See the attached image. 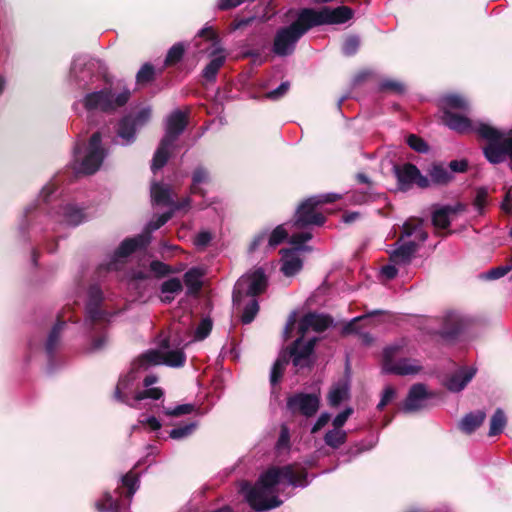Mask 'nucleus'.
Listing matches in <instances>:
<instances>
[{"mask_svg":"<svg viewBox=\"0 0 512 512\" xmlns=\"http://www.w3.org/2000/svg\"><path fill=\"white\" fill-rule=\"evenodd\" d=\"M121 482L122 486L127 490L128 497H132L139 487V480L132 473H128L124 477H122Z\"/></svg>","mask_w":512,"mask_h":512,"instance_id":"nucleus-44","label":"nucleus"},{"mask_svg":"<svg viewBox=\"0 0 512 512\" xmlns=\"http://www.w3.org/2000/svg\"><path fill=\"white\" fill-rule=\"evenodd\" d=\"M431 180L436 184H446L452 179V173L443 165H433L429 170Z\"/></svg>","mask_w":512,"mask_h":512,"instance_id":"nucleus-34","label":"nucleus"},{"mask_svg":"<svg viewBox=\"0 0 512 512\" xmlns=\"http://www.w3.org/2000/svg\"><path fill=\"white\" fill-rule=\"evenodd\" d=\"M429 395L426 387L422 384L413 385L403 405L404 412H416L427 406Z\"/></svg>","mask_w":512,"mask_h":512,"instance_id":"nucleus-23","label":"nucleus"},{"mask_svg":"<svg viewBox=\"0 0 512 512\" xmlns=\"http://www.w3.org/2000/svg\"><path fill=\"white\" fill-rule=\"evenodd\" d=\"M486 203V191L479 190L475 199V206L479 210V212L482 211L483 207Z\"/></svg>","mask_w":512,"mask_h":512,"instance_id":"nucleus-62","label":"nucleus"},{"mask_svg":"<svg viewBox=\"0 0 512 512\" xmlns=\"http://www.w3.org/2000/svg\"><path fill=\"white\" fill-rule=\"evenodd\" d=\"M64 324V321L59 320L52 328L46 342V351L48 354H52L58 347L60 341V333L63 329Z\"/></svg>","mask_w":512,"mask_h":512,"instance_id":"nucleus-36","label":"nucleus"},{"mask_svg":"<svg viewBox=\"0 0 512 512\" xmlns=\"http://www.w3.org/2000/svg\"><path fill=\"white\" fill-rule=\"evenodd\" d=\"M406 354L403 341L387 346L383 351L382 369L385 373L400 376L415 375L421 371L417 360L404 357Z\"/></svg>","mask_w":512,"mask_h":512,"instance_id":"nucleus-12","label":"nucleus"},{"mask_svg":"<svg viewBox=\"0 0 512 512\" xmlns=\"http://www.w3.org/2000/svg\"><path fill=\"white\" fill-rule=\"evenodd\" d=\"M296 323V313L293 312L289 318H288V321L286 323V326H285V329H284V334H285V337L288 338L290 333L292 332L293 330V327Z\"/></svg>","mask_w":512,"mask_h":512,"instance_id":"nucleus-63","label":"nucleus"},{"mask_svg":"<svg viewBox=\"0 0 512 512\" xmlns=\"http://www.w3.org/2000/svg\"><path fill=\"white\" fill-rule=\"evenodd\" d=\"M312 238V234L310 232H301L297 234H293L289 242L292 245H296L297 247L294 249H282V267L281 271L285 276H293L298 273L303 266L302 260L299 257L300 250H307L308 247H303L301 244L309 241Z\"/></svg>","mask_w":512,"mask_h":512,"instance_id":"nucleus-18","label":"nucleus"},{"mask_svg":"<svg viewBox=\"0 0 512 512\" xmlns=\"http://www.w3.org/2000/svg\"><path fill=\"white\" fill-rule=\"evenodd\" d=\"M195 410L193 404H181L174 408H166L164 413L168 416L178 417L186 414H190Z\"/></svg>","mask_w":512,"mask_h":512,"instance_id":"nucleus-46","label":"nucleus"},{"mask_svg":"<svg viewBox=\"0 0 512 512\" xmlns=\"http://www.w3.org/2000/svg\"><path fill=\"white\" fill-rule=\"evenodd\" d=\"M164 352L159 349L148 350L141 354L136 360L133 361L130 371L121 376L115 389L114 397L118 401L125 403L131 407L137 408L134 404L135 394L138 392L135 389L136 382L139 379V373L146 371L155 365H166L169 367L179 368L184 366L186 362V355L179 349H170L167 347Z\"/></svg>","mask_w":512,"mask_h":512,"instance_id":"nucleus-4","label":"nucleus"},{"mask_svg":"<svg viewBox=\"0 0 512 512\" xmlns=\"http://www.w3.org/2000/svg\"><path fill=\"white\" fill-rule=\"evenodd\" d=\"M212 330V321L209 318L202 319L197 327L193 329V319L190 313L183 314L178 321H174L167 337L160 344L159 351L164 352L170 349H179L184 353V348L195 341L205 339Z\"/></svg>","mask_w":512,"mask_h":512,"instance_id":"nucleus-6","label":"nucleus"},{"mask_svg":"<svg viewBox=\"0 0 512 512\" xmlns=\"http://www.w3.org/2000/svg\"><path fill=\"white\" fill-rule=\"evenodd\" d=\"M353 410L351 408H347L341 413H339L333 420V427L342 429L344 424L346 423L349 416L352 414Z\"/></svg>","mask_w":512,"mask_h":512,"instance_id":"nucleus-53","label":"nucleus"},{"mask_svg":"<svg viewBox=\"0 0 512 512\" xmlns=\"http://www.w3.org/2000/svg\"><path fill=\"white\" fill-rule=\"evenodd\" d=\"M475 367H461L445 380L446 388L451 392L463 390L476 374Z\"/></svg>","mask_w":512,"mask_h":512,"instance_id":"nucleus-24","label":"nucleus"},{"mask_svg":"<svg viewBox=\"0 0 512 512\" xmlns=\"http://www.w3.org/2000/svg\"><path fill=\"white\" fill-rule=\"evenodd\" d=\"M369 318H370V315H364V316H359V317L353 318L350 322H348L343 327L342 333L345 335L356 333L359 335L360 340L364 344H370L372 342V337L370 336V334L365 333V332H360L359 328H358L359 323H363V324L367 325L370 322Z\"/></svg>","mask_w":512,"mask_h":512,"instance_id":"nucleus-27","label":"nucleus"},{"mask_svg":"<svg viewBox=\"0 0 512 512\" xmlns=\"http://www.w3.org/2000/svg\"><path fill=\"white\" fill-rule=\"evenodd\" d=\"M85 219L84 212L75 205L67 204L62 208V221L68 225H79Z\"/></svg>","mask_w":512,"mask_h":512,"instance_id":"nucleus-30","label":"nucleus"},{"mask_svg":"<svg viewBox=\"0 0 512 512\" xmlns=\"http://www.w3.org/2000/svg\"><path fill=\"white\" fill-rule=\"evenodd\" d=\"M397 264H394L392 262H390V264L384 266L382 268V274L387 278V279H392L396 276L397 274Z\"/></svg>","mask_w":512,"mask_h":512,"instance_id":"nucleus-58","label":"nucleus"},{"mask_svg":"<svg viewBox=\"0 0 512 512\" xmlns=\"http://www.w3.org/2000/svg\"><path fill=\"white\" fill-rule=\"evenodd\" d=\"M139 423L147 424L150 427L151 430H155V431L159 430L161 428V426H162L160 421L156 417H154V416H150V417H148L146 419H140Z\"/></svg>","mask_w":512,"mask_h":512,"instance_id":"nucleus-59","label":"nucleus"},{"mask_svg":"<svg viewBox=\"0 0 512 512\" xmlns=\"http://www.w3.org/2000/svg\"><path fill=\"white\" fill-rule=\"evenodd\" d=\"M150 270L158 277L164 276L170 272L168 265H166L160 261L151 262Z\"/></svg>","mask_w":512,"mask_h":512,"instance_id":"nucleus-54","label":"nucleus"},{"mask_svg":"<svg viewBox=\"0 0 512 512\" xmlns=\"http://www.w3.org/2000/svg\"><path fill=\"white\" fill-rule=\"evenodd\" d=\"M485 417L483 411L471 412L461 420L460 429L465 433H471L483 423Z\"/></svg>","mask_w":512,"mask_h":512,"instance_id":"nucleus-31","label":"nucleus"},{"mask_svg":"<svg viewBox=\"0 0 512 512\" xmlns=\"http://www.w3.org/2000/svg\"><path fill=\"white\" fill-rule=\"evenodd\" d=\"M359 39L356 36L348 37L343 43L342 50L346 55L354 54L359 47Z\"/></svg>","mask_w":512,"mask_h":512,"instance_id":"nucleus-49","label":"nucleus"},{"mask_svg":"<svg viewBox=\"0 0 512 512\" xmlns=\"http://www.w3.org/2000/svg\"><path fill=\"white\" fill-rule=\"evenodd\" d=\"M105 342H106L105 336H101L98 339L93 340L92 349L93 350L101 349L104 346Z\"/></svg>","mask_w":512,"mask_h":512,"instance_id":"nucleus-64","label":"nucleus"},{"mask_svg":"<svg viewBox=\"0 0 512 512\" xmlns=\"http://www.w3.org/2000/svg\"><path fill=\"white\" fill-rule=\"evenodd\" d=\"M212 240V234L208 231H201L199 232L195 239H194V244L198 247V248H204L206 247L209 242Z\"/></svg>","mask_w":512,"mask_h":512,"instance_id":"nucleus-52","label":"nucleus"},{"mask_svg":"<svg viewBox=\"0 0 512 512\" xmlns=\"http://www.w3.org/2000/svg\"><path fill=\"white\" fill-rule=\"evenodd\" d=\"M130 98V91L126 88L121 90L104 87L99 90H87L78 99L73 108L78 115L87 113L90 119L95 113H110L124 106Z\"/></svg>","mask_w":512,"mask_h":512,"instance_id":"nucleus-5","label":"nucleus"},{"mask_svg":"<svg viewBox=\"0 0 512 512\" xmlns=\"http://www.w3.org/2000/svg\"><path fill=\"white\" fill-rule=\"evenodd\" d=\"M301 9L296 20L287 27L279 29L274 38L273 52L278 56H287L294 52L298 40L309 30L308 20H303Z\"/></svg>","mask_w":512,"mask_h":512,"instance_id":"nucleus-13","label":"nucleus"},{"mask_svg":"<svg viewBox=\"0 0 512 512\" xmlns=\"http://www.w3.org/2000/svg\"><path fill=\"white\" fill-rule=\"evenodd\" d=\"M196 423H189L182 427L174 428L170 431L169 436L175 440H181L190 436L196 429Z\"/></svg>","mask_w":512,"mask_h":512,"instance_id":"nucleus-43","label":"nucleus"},{"mask_svg":"<svg viewBox=\"0 0 512 512\" xmlns=\"http://www.w3.org/2000/svg\"><path fill=\"white\" fill-rule=\"evenodd\" d=\"M340 199L336 193H327L316 195L305 200L295 213L294 225L303 228L309 225L321 226L325 222V217L319 210V206L324 203H331Z\"/></svg>","mask_w":512,"mask_h":512,"instance_id":"nucleus-14","label":"nucleus"},{"mask_svg":"<svg viewBox=\"0 0 512 512\" xmlns=\"http://www.w3.org/2000/svg\"><path fill=\"white\" fill-rule=\"evenodd\" d=\"M461 318L456 313H449L445 319V327L442 333L446 336H452L456 334L461 328Z\"/></svg>","mask_w":512,"mask_h":512,"instance_id":"nucleus-40","label":"nucleus"},{"mask_svg":"<svg viewBox=\"0 0 512 512\" xmlns=\"http://www.w3.org/2000/svg\"><path fill=\"white\" fill-rule=\"evenodd\" d=\"M288 443H289V431L286 427H282L277 446H278V448L287 447Z\"/></svg>","mask_w":512,"mask_h":512,"instance_id":"nucleus-61","label":"nucleus"},{"mask_svg":"<svg viewBox=\"0 0 512 512\" xmlns=\"http://www.w3.org/2000/svg\"><path fill=\"white\" fill-rule=\"evenodd\" d=\"M380 88L382 90H391V91H394V92H402L403 91V85L398 82V81H395V80H384L381 82L380 84Z\"/></svg>","mask_w":512,"mask_h":512,"instance_id":"nucleus-55","label":"nucleus"},{"mask_svg":"<svg viewBox=\"0 0 512 512\" xmlns=\"http://www.w3.org/2000/svg\"><path fill=\"white\" fill-rule=\"evenodd\" d=\"M408 145L417 152H426L428 150L427 144L418 136L410 135L407 138Z\"/></svg>","mask_w":512,"mask_h":512,"instance_id":"nucleus-48","label":"nucleus"},{"mask_svg":"<svg viewBox=\"0 0 512 512\" xmlns=\"http://www.w3.org/2000/svg\"><path fill=\"white\" fill-rule=\"evenodd\" d=\"M106 67L101 60L90 58L85 55L74 58L70 68V80L79 88H86L88 84L94 83L95 79L103 76Z\"/></svg>","mask_w":512,"mask_h":512,"instance_id":"nucleus-16","label":"nucleus"},{"mask_svg":"<svg viewBox=\"0 0 512 512\" xmlns=\"http://www.w3.org/2000/svg\"><path fill=\"white\" fill-rule=\"evenodd\" d=\"M394 171L398 180V187L402 191L408 190L413 184H417L421 188H426L429 185L427 177L421 175L418 168L412 164L395 166Z\"/></svg>","mask_w":512,"mask_h":512,"instance_id":"nucleus-21","label":"nucleus"},{"mask_svg":"<svg viewBox=\"0 0 512 512\" xmlns=\"http://www.w3.org/2000/svg\"><path fill=\"white\" fill-rule=\"evenodd\" d=\"M267 285V279L262 269H256L246 273L238 279L234 286L233 303L240 308L246 297L249 301L245 304L241 321L244 324L251 323L259 311V304L255 296L264 292Z\"/></svg>","mask_w":512,"mask_h":512,"instance_id":"nucleus-7","label":"nucleus"},{"mask_svg":"<svg viewBox=\"0 0 512 512\" xmlns=\"http://www.w3.org/2000/svg\"><path fill=\"white\" fill-rule=\"evenodd\" d=\"M151 117V108H142L135 117L126 116L118 124L117 137L121 145H129L134 142L136 130L144 126Z\"/></svg>","mask_w":512,"mask_h":512,"instance_id":"nucleus-19","label":"nucleus"},{"mask_svg":"<svg viewBox=\"0 0 512 512\" xmlns=\"http://www.w3.org/2000/svg\"><path fill=\"white\" fill-rule=\"evenodd\" d=\"M154 77V67L150 64H144L136 75L137 83L146 84Z\"/></svg>","mask_w":512,"mask_h":512,"instance_id":"nucleus-45","label":"nucleus"},{"mask_svg":"<svg viewBox=\"0 0 512 512\" xmlns=\"http://www.w3.org/2000/svg\"><path fill=\"white\" fill-rule=\"evenodd\" d=\"M197 37L202 39V41L195 43L199 53H207L211 57L210 62L203 70V77L208 81H213L226 60L225 51L212 27L202 28Z\"/></svg>","mask_w":512,"mask_h":512,"instance_id":"nucleus-11","label":"nucleus"},{"mask_svg":"<svg viewBox=\"0 0 512 512\" xmlns=\"http://www.w3.org/2000/svg\"><path fill=\"white\" fill-rule=\"evenodd\" d=\"M353 10L347 6L334 9L323 7L321 9L304 8L303 20H308L311 27L325 24H343L353 17Z\"/></svg>","mask_w":512,"mask_h":512,"instance_id":"nucleus-17","label":"nucleus"},{"mask_svg":"<svg viewBox=\"0 0 512 512\" xmlns=\"http://www.w3.org/2000/svg\"><path fill=\"white\" fill-rule=\"evenodd\" d=\"M201 278L202 273L197 268H192L185 273L184 282L187 285L189 292L195 293L200 289L202 284Z\"/></svg>","mask_w":512,"mask_h":512,"instance_id":"nucleus-35","label":"nucleus"},{"mask_svg":"<svg viewBox=\"0 0 512 512\" xmlns=\"http://www.w3.org/2000/svg\"><path fill=\"white\" fill-rule=\"evenodd\" d=\"M306 478L304 469L295 465L271 467L259 477L254 486L247 482L243 483L241 493L256 512H264L283 503L279 496L286 488L308 485Z\"/></svg>","mask_w":512,"mask_h":512,"instance_id":"nucleus-2","label":"nucleus"},{"mask_svg":"<svg viewBox=\"0 0 512 512\" xmlns=\"http://www.w3.org/2000/svg\"><path fill=\"white\" fill-rule=\"evenodd\" d=\"M104 157L105 150L101 146V135L96 132L91 136L84 151L75 149L74 170L77 173L93 174L100 168Z\"/></svg>","mask_w":512,"mask_h":512,"instance_id":"nucleus-15","label":"nucleus"},{"mask_svg":"<svg viewBox=\"0 0 512 512\" xmlns=\"http://www.w3.org/2000/svg\"><path fill=\"white\" fill-rule=\"evenodd\" d=\"M290 84L289 82L281 83L276 89L268 92L266 97L272 100H277L283 97L289 90Z\"/></svg>","mask_w":512,"mask_h":512,"instance_id":"nucleus-51","label":"nucleus"},{"mask_svg":"<svg viewBox=\"0 0 512 512\" xmlns=\"http://www.w3.org/2000/svg\"><path fill=\"white\" fill-rule=\"evenodd\" d=\"M330 324V318L324 315L309 313L302 317L298 325V332L301 334V337L294 342L290 351L295 367L308 365L309 356L316 342V338H310L306 342H303L304 336L310 331L321 332L329 327Z\"/></svg>","mask_w":512,"mask_h":512,"instance_id":"nucleus-9","label":"nucleus"},{"mask_svg":"<svg viewBox=\"0 0 512 512\" xmlns=\"http://www.w3.org/2000/svg\"><path fill=\"white\" fill-rule=\"evenodd\" d=\"M288 364V358L286 355H281L274 363L271 375H270V381L272 385H275L279 379L282 377V374L284 372V369L286 365Z\"/></svg>","mask_w":512,"mask_h":512,"instance_id":"nucleus-41","label":"nucleus"},{"mask_svg":"<svg viewBox=\"0 0 512 512\" xmlns=\"http://www.w3.org/2000/svg\"><path fill=\"white\" fill-rule=\"evenodd\" d=\"M151 199L154 205L167 206L170 211L158 216L156 220H151L142 234L125 239L115 251L111 261L106 264L107 270H118L124 258L136 249L145 247L151 241V233L163 226L172 217L173 212L187 210L191 204L189 197L180 202L174 201L170 186L157 182L151 185Z\"/></svg>","mask_w":512,"mask_h":512,"instance_id":"nucleus-3","label":"nucleus"},{"mask_svg":"<svg viewBox=\"0 0 512 512\" xmlns=\"http://www.w3.org/2000/svg\"><path fill=\"white\" fill-rule=\"evenodd\" d=\"M396 398V390L392 386H386L383 390L380 402L377 405L379 410H382L386 405L391 403Z\"/></svg>","mask_w":512,"mask_h":512,"instance_id":"nucleus-47","label":"nucleus"},{"mask_svg":"<svg viewBox=\"0 0 512 512\" xmlns=\"http://www.w3.org/2000/svg\"><path fill=\"white\" fill-rule=\"evenodd\" d=\"M184 51L185 49L182 43L173 45L167 53L165 64L168 66L176 64L182 58Z\"/></svg>","mask_w":512,"mask_h":512,"instance_id":"nucleus-42","label":"nucleus"},{"mask_svg":"<svg viewBox=\"0 0 512 512\" xmlns=\"http://www.w3.org/2000/svg\"><path fill=\"white\" fill-rule=\"evenodd\" d=\"M182 291V283L178 278H170L161 285V301L170 303L176 294Z\"/></svg>","mask_w":512,"mask_h":512,"instance_id":"nucleus-29","label":"nucleus"},{"mask_svg":"<svg viewBox=\"0 0 512 512\" xmlns=\"http://www.w3.org/2000/svg\"><path fill=\"white\" fill-rule=\"evenodd\" d=\"M210 184V177L208 172L203 168H197L192 177V185L190 188L191 194H199L205 196V187Z\"/></svg>","mask_w":512,"mask_h":512,"instance_id":"nucleus-28","label":"nucleus"},{"mask_svg":"<svg viewBox=\"0 0 512 512\" xmlns=\"http://www.w3.org/2000/svg\"><path fill=\"white\" fill-rule=\"evenodd\" d=\"M102 300V293L98 287H91L89 291V301L86 307V324L91 329H95V326H102L110 321L111 315L100 309L99 305Z\"/></svg>","mask_w":512,"mask_h":512,"instance_id":"nucleus-20","label":"nucleus"},{"mask_svg":"<svg viewBox=\"0 0 512 512\" xmlns=\"http://www.w3.org/2000/svg\"><path fill=\"white\" fill-rule=\"evenodd\" d=\"M287 236L288 233L284 229L283 225H279L269 235L266 232H261L258 235H256L250 244L249 250L250 252L255 251L266 240H268L269 247L274 248L277 245H279L284 239H286Z\"/></svg>","mask_w":512,"mask_h":512,"instance_id":"nucleus-25","label":"nucleus"},{"mask_svg":"<svg viewBox=\"0 0 512 512\" xmlns=\"http://www.w3.org/2000/svg\"><path fill=\"white\" fill-rule=\"evenodd\" d=\"M96 508L99 512H115L119 508L118 499H114L112 495L106 492L103 497L96 502Z\"/></svg>","mask_w":512,"mask_h":512,"instance_id":"nucleus-39","label":"nucleus"},{"mask_svg":"<svg viewBox=\"0 0 512 512\" xmlns=\"http://www.w3.org/2000/svg\"><path fill=\"white\" fill-rule=\"evenodd\" d=\"M456 208L445 206L433 213L432 221L435 227L445 229L450 225V214L455 213Z\"/></svg>","mask_w":512,"mask_h":512,"instance_id":"nucleus-32","label":"nucleus"},{"mask_svg":"<svg viewBox=\"0 0 512 512\" xmlns=\"http://www.w3.org/2000/svg\"><path fill=\"white\" fill-rule=\"evenodd\" d=\"M348 396V387L346 384L334 385L328 395L329 404L331 406L339 405Z\"/></svg>","mask_w":512,"mask_h":512,"instance_id":"nucleus-37","label":"nucleus"},{"mask_svg":"<svg viewBox=\"0 0 512 512\" xmlns=\"http://www.w3.org/2000/svg\"><path fill=\"white\" fill-rule=\"evenodd\" d=\"M427 237L428 234L424 230L421 220L409 219L406 221L396 248L390 253V262L397 264L398 267L408 265Z\"/></svg>","mask_w":512,"mask_h":512,"instance_id":"nucleus-8","label":"nucleus"},{"mask_svg":"<svg viewBox=\"0 0 512 512\" xmlns=\"http://www.w3.org/2000/svg\"><path fill=\"white\" fill-rule=\"evenodd\" d=\"M510 271H511L510 266H507V265L499 266V267L489 270L486 273L485 277H486V279H489V280H496V279H499V278L505 276Z\"/></svg>","mask_w":512,"mask_h":512,"instance_id":"nucleus-50","label":"nucleus"},{"mask_svg":"<svg viewBox=\"0 0 512 512\" xmlns=\"http://www.w3.org/2000/svg\"><path fill=\"white\" fill-rule=\"evenodd\" d=\"M506 425V416L501 409H497L490 420L489 436L500 434Z\"/></svg>","mask_w":512,"mask_h":512,"instance_id":"nucleus-38","label":"nucleus"},{"mask_svg":"<svg viewBox=\"0 0 512 512\" xmlns=\"http://www.w3.org/2000/svg\"><path fill=\"white\" fill-rule=\"evenodd\" d=\"M246 0H219L218 8L221 10H227L239 6Z\"/></svg>","mask_w":512,"mask_h":512,"instance_id":"nucleus-56","label":"nucleus"},{"mask_svg":"<svg viewBox=\"0 0 512 512\" xmlns=\"http://www.w3.org/2000/svg\"><path fill=\"white\" fill-rule=\"evenodd\" d=\"M449 168L452 172H464L467 168V162L465 160H454L450 162Z\"/></svg>","mask_w":512,"mask_h":512,"instance_id":"nucleus-60","label":"nucleus"},{"mask_svg":"<svg viewBox=\"0 0 512 512\" xmlns=\"http://www.w3.org/2000/svg\"><path fill=\"white\" fill-rule=\"evenodd\" d=\"M443 110L442 121L450 129L460 133L475 131L479 137L487 141L483 147L485 157L490 163L498 164L509 159V166L512 169V136L510 133L501 131L488 123L479 122L475 125L461 114L454 110L466 111L469 108L468 100L459 94H447L440 100Z\"/></svg>","mask_w":512,"mask_h":512,"instance_id":"nucleus-1","label":"nucleus"},{"mask_svg":"<svg viewBox=\"0 0 512 512\" xmlns=\"http://www.w3.org/2000/svg\"><path fill=\"white\" fill-rule=\"evenodd\" d=\"M158 381L157 376L155 375H147L144 378L143 384L145 386V390L139 391L135 394V401H142L144 399L150 398L154 400H158L163 396V391L158 387H151Z\"/></svg>","mask_w":512,"mask_h":512,"instance_id":"nucleus-26","label":"nucleus"},{"mask_svg":"<svg viewBox=\"0 0 512 512\" xmlns=\"http://www.w3.org/2000/svg\"><path fill=\"white\" fill-rule=\"evenodd\" d=\"M319 397L315 394L300 393L290 397L288 408L293 412H299L306 417L314 415L319 408Z\"/></svg>","mask_w":512,"mask_h":512,"instance_id":"nucleus-22","label":"nucleus"},{"mask_svg":"<svg viewBox=\"0 0 512 512\" xmlns=\"http://www.w3.org/2000/svg\"><path fill=\"white\" fill-rule=\"evenodd\" d=\"M347 433L343 429L334 428L327 431L324 436V441L326 445L333 449L339 448L346 442Z\"/></svg>","mask_w":512,"mask_h":512,"instance_id":"nucleus-33","label":"nucleus"},{"mask_svg":"<svg viewBox=\"0 0 512 512\" xmlns=\"http://www.w3.org/2000/svg\"><path fill=\"white\" fill-rule=\"evenodd\" d=\"M330 420V415L328 413H322L319 418L317 419L316 423L314 424L312 428V433L317 432L322 427H324Z\"/></svg>","mask_w":512,"mask_h":512,"instance_id":"nucleus-57","label":"nucleus"},{"mask_svg":"<svg viewBox=\"0 0 512 512\" xmlns=\"http://www.w3.org/2000/svg\"><path fill=\"white\" fill-rule=\"evenodd\" d=\"M187 125L186 114L180 110H175L166 119L165 135L156 150L151 169L153 172L161 169L168 161L170 151L179 135L184 131Z\"/></svg>","mask_w":512,"mask_h":512,"instance_id":"nucleus-10","label":"nucleus"}]
</instances>
